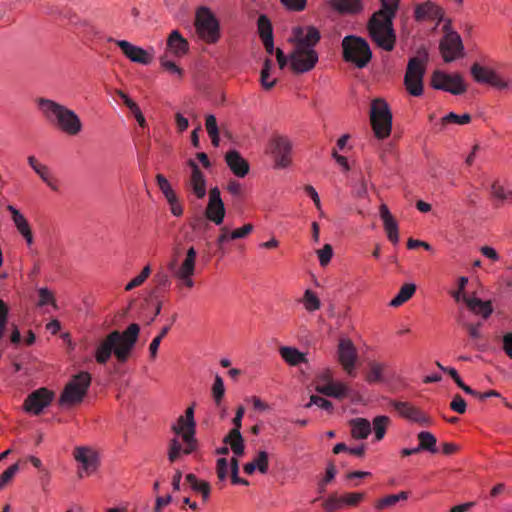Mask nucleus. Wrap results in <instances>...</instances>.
Here are the masks:
<instances>
[{"instance_id": "nucleus-1", "label": "nucleus", "mask_w": 512, "mask_h": 512, "mask_svg": "<svg viewBox=\"0 0 512 512\" xmlns=\"http://www.w3.org/2000/svg\"><path fill=\"white\" fill-rule=\"evenodd\" d=\"M140 334V326L131 323L124 331L113 330L96 346L94 357L98 364L104 365L112 354L118 362L125 363L129 359Z\"/></svg>"}, {"instance_id": "nucleus-2", "label": "nucleus", "mask_w": 512, "mask_h": 512, "mask_svg": "<svg viewBox=\"0 0 512 512\" xmlns=\"http://www.w3.org/2000/svg\"><path fill=\"white\" fill-rule=\"evenodd\" d=\"M171 429L177 436H181L185 443V447L183 448L177 437L170 440L168 460L170 463H174L180 458L181 454L189 455L198 449V441L195 437L196 422L194 420V404L186 409L185 414L177 419Z\"/></svg>"}, {"instance_id": "nucleus-3", "label": "nucleus", "mask_w": 512, "mask_h": 512, "mask_svg": "<svg viewBox=\"0 0 512 512\" xmlns=\"http://www.w3.org/2000/svg\"><path fill=\"white\" fill-rule=\"evenodd\" d=\"M394 18L371 15L366 24L370 39L377 47L391 52L396 45L397 37L393 25Z\"/></svg>"}, {"instance_id": "nucleus-4", "label": "nucleus", "mask_w": 512, "mask_h": 512, "mask_svg": "<svg viewBox=\"0 0 512 512\" xmlns=\"http://www.w3.org/2000/svg\"><path fill=\"white\" fill-rule=\"evenodd\" d=\"M341 46L343 60L358 69L365 68L372 60V50L363 37L347 35L342 39Z\"/></svg>"}, {"instance_id": "nucleus-5", "label": "nucleus", "mask_w": 512, "mask_h": 512, "mask_svg": "<svg viewBox=\"0 0 512 512\" xmlns=\"http://www.w3.org/2000/svg\"><path fill=\"white\" fill-rule=\"evenodd\" d=\"M427 62L428 52L424 47L419 48L417 56L410 58L408 61L404 85L411 96L419 97L423 94V77Z\"/></svg>"}, {"instance_id": "nucleus-6", "label": "nucleus", "mask_w": 512, "mask_h": 512, "mask_svg": "<svg viewBox=\"0 0 512 512\" xmlns=\"http://www.w3.org/2000/svg\"><path fill=\"white\" fill-rule=\"evenodd\" d=\"M91 380V374L86 371H81L72 376L61 392L58 404L60 406L73 407L82 403L87 395Z\"/></svg>"}, {"instance_id": "nucleus-7", "label": "nucleus", "mask_w": 512, "mask_h": 512, "mask_svg": "<svg viewBox=\"0 0 512 512\" xmlns=\"http://www.w3.org/2000/svg\"><path fill=\"white\" fill-rule=\"evenodd\" d=\"M392 118V112L384 99L376 98L372 101L370 124L376 138L385 139L390 136Z\"/></svg>"}, {"instance_id": "nucleus-8", "label": "nucleus", "mask_w": 512, "mask_h": 512, "mask_svg": "<svg viewBox=\"0 0 512 512\" xmlns=\"http://www.w3.org/2000/svg\"><path fill=\"white\" fill-rule=\"evenodd\" d=\"M41 104L55 116L56 125L62 132L74 136L81 131L82 123L72 110L52 100H42Z\"/></svg>"}, {"instance_id": "nucleus-9", "label": "nucleus", "mask_w": 512, "mask_h": 512, "mask_svg": "<svg viewBox=\"0 0 512 512\" xmlns=\"http://www.w3.org/2000/svg\"><path fill=\"white\" fill-rule=\"evenodd\" d=\"M196 33L207 44H215L221 37L220 23L207 7H201L196 13L194 23Z\"/></svg>"}, {"instance_id": "nucleus-10", "label": "nucleus", "mask_w": 512, "mask_h": 512, "mask_svg": "<svg viewBox=\"0 0 512 512\" xmlns=\"http://www.w3.org/2000/svg\"><path fill=\"white\" fill-rule=\"evenodd\" d=\"M430 85L436 90L449 92L453 95H461L467 91V85L461 74H448L435 70L431 75Z\"/></svg>"}, {"instance_id": "nucleus-11", "label": "nucleus", "mask_w": 512, "mask_h": 512, "mask_svg": "<svg viewBox=\"0 0 512 512\" xmlns=\"http://www.w3.org/2000/svg\"><path fill=\"white\" fill-rule=\"evenodd\" d=\"M473 79L480 84H487L495 89H512V85L504 80L494 69L474 63L470 68Z\"/></svg>"}, {"instance_id": "nucleus-12", "label": "nucleus", "mask_w": 512, "mask_h": 512, "mask_svg": "<svg viewBox=\"0 0 512 512\" xmlns=\"http://www.w3.org/2000/svg\"><path fill=\"white\" fill-rule=\"evenodd\" d=\"M268 151L272 155L275 167L286 168L291 164V142L283 136L274 135L268 143Z\"/></svg>"}, {"instance_id": "nucleus-13", "label": "nucleus", "mask_w": 512, "mask_h": 512, "mask_svg": "<svg viewBox=\"0 0 512 512\" xmlns=\"http://www.w3.org/2000/svg\"><path fill=\"white\" fill-rule=\"evenodd\" d=\"M290 69L295 74H303L315 68L319 61L318 52L315 49H294L290 55Z\"/></svg>"}, {"instance_id": "nucleus-14", "label": "nucleus", "mask_w": 512, "mask_h": 512, "mask_svg": "<svg viewBox=\"0 0 512 512\" xmlns=\"http://www.w3.org/2000/svg\"><path fill=\"white\" fill-rule=\"evenodd\" d=\"M55 397V393L46 388L41 387L30 393L23 403V410L27 413L39 415L44 408L48 407Z\"/></svg>"}, {"instance_id": "nucleus-15", "label": "nucleus", "mask_w": 512, "mask_h": 512, "mask_svg": "<svg viewBox=\"0 0 512 512\" xmlns=\"http://www.w3.org/2000/svg\"><path fill=\"white\" fill-rule=\"evenodd\" d=\"M292 33L293 39H290V41L295 44L294 49L298 50L314 49L321 40L319 29L312 25L307 27L296 26L292 29Z\"/></svg>"}, {"instance_id": "nucleus-16", "label": "nucleus", "mask_w": 512, "mask_h": 512, "mask_svg": "<svg viewBox=\"0 0 512 512\" xmlns=\"http://www.w3.org/2000/svg\"><path fill=\"white\" fill-rule=\"evenodd\" d=\"M439 50L444 62L449 63L463 56L464 46L457 32L444 34L439 44Z\"/></svg>"}, {"instance_id": "nucleus-17", "label": "nucleus", "mask_w": 512, "mask_h": 512, "mask_svg": "<svg viewBox=\"0 0 512 512\" xmlns=\"http://www.w3.org/2000/svg\"><path fill=\"white\" fill-rule=\"evenodd\" d=\"M389 405L394 408L400 417L406 420L427 426L431 424L430 417L410 402L390 400Z\"/></svg>"}, {"instance_id": "nucleus-18", "label": "nucleus", "mask_w": 512, "mask_h": 512, "mask_svg": "<svg viewBox=\"0 0 512 512\" xmlns=\"http://www.w3.org/2000/svg\"><path fill=\"white\" fill-rule=\"evenodd\" d=\"M225 205L221 198V192L219 188L213 187L209 191V200L205 208L204 215L207 220L221 225L225 218Z\"/></svg>"}, {"instance_id": "nucleus-19", "label": "nucleus", "mask_w": 512, "mask_h": 512, "mask_svg": "<svg viewBox=\"0 0 512 512\" xmlns=\"http://www.w3.org/2000/svg\"><path fill=\"white\" fill-rule=\"evenodd\" d=\"M77 462L82 464V471H78V477L83 478V471L89 475L95 472L99 465V457L97 452L89 447H76L73 452Z\"/></svg>"}, {"instance_id": "nucleus-20", "label": "nucleus", "mask_w": 512, "mask_h": 512, "mask_svg": "<svg viewBox=\"0 0 512 512\" xmlns=\"http://www.w3.org/2000/svg\"><path fill=\"white\" fill-rule=\"evenodd\" d=\"M356 360L357 350L351 339H341L338 344V361L349 375H354Z\"/></svg>"}, {"instance_id": "nucleus-21", "label": "nucleus", "mask_w": 512, "mask_h": 512, "mask_svg": "<svg viewBox=\"0 0 512 512\" xmlns=\"http://www.w3.org/2000/svg\"><path fill=\"white\" fill-rule=\"evenodd\" d=\"M197 252L193 246H191L186 253V257L182 264L178 267L177 271H175V277L183 280L184 284L188 288H192L194 286V282L192 280V276L195 271V263H196Z\"/></svg>"}, {"instance_id": "nucleus-22", "label": "nucleus", "mask_w": 512, "mask_h": 512, "mask_svg": "<svg viewBox=\"0 0 512 512\" xmlns=\"http://www.w3.org/2000/svg\"><path fill=\"white\" fill-rule=\"evenodd\" d=\"M187 165L191 168L189 185L197 199H203L206 195V179L198 164L189 159Z\"/></svg>"}, {"instance_id": "nucleus-23", "label": "nucleus", "mask_w": 512, "mask_h": 512, "mask_svg": "<svg viewBox=\"0 0 512 512\" xmlns=\"http://www.w3.org/2000/svg\"><path fill=\"white\" fill-rule=\"evenodd\" d=\"M117 45L132 62L148 65L152 61V56L145 49L135 46L128 41L119 40Z\"/></svg>"}, {"instance_id": "nucleus-24", "label": "nucleus", "mask_w": 512, "mask_h": 512, "mask_svg": "<svg viewBox=\"0 0 512 512\" xmlns=\"http://www.w3.org/2000/svg\"><path fill=\"white\" fill-rule=\"evenodd\" d=\"M444 14V10L439 5L430 1L417 5L414 10V18L418 22L424 20L441 21Z\"/></svg>"}, {"instance_id": "nucleus-25", "label": "nucleus", "mask_w": 512, "mask_h": 512, "mask_svg": "<svg viewBox=\"0 0 512 512\" xmlns=\"http://www.w3.org/2000/svg\"><path fill=\"white\" fill-rule=\"evenodd\" d=\"M328 6L339 15H357L363 12V0H327Z\"/></svg>"}, {"instance_id": "nucleus-26", "label": "nucleus", "mask_w": 512, "mask_h": 512, "mask_svg": "<svg viewBox=\"0 0 512 512\" xmlns=\"http://www.w3.org/2000/svg\"><path fill=\"white\" fill-rule=\"evenodd\" d=\"M225 162L232 173L240 178L245 177L250 170V165L237 150H230L225 154Z\"/></svg>"}, {"instance_id": "nucleus-27", "label": "nucleus", "mask_w": 512, "mask_h": 512, "mask_svg": "<svg viewBox=\"0 0 512 512\" xmlns=\"http://www.w3.org/2000/svg\"><path fill=\"white\" fill-rule=\"evenodd\" d=\"M364 498L365 493L363 492H351L341 496H338L336 493H333L328 497V500L331 502V508L340 510L345 506L356 507L364 500Z\"/></svg>"}, {"instance_id": "nucleus-28", "label": "nucleus", "mask_w": 512, "mask_h": 512, "mask_svg": "<svg viewBox=\"0 0 512 512\" xmlns=\"http://www.w3.org/2000/svg\"><path fill=\"white\" fill-rule=\"evenodd\" d=\"M467 308L475 315L481 316L484 320L488 319L493 313V306L490 300L483 301L475 296H466L462 298Z\"/></svg>"}, {"instance_id": "nucleus-29", "label": "nucleus", "mask_w": 512, "mask_h": 512, "mask_svg": "<svg viewBox=\"0 0 512 512\" xmlns=\"http://www.w3.org/2000/svg\"><path fill=\"white\" fill-rule=\"evenodd\" d=\"M379 211L387 237L394 245H396L399 242L398 223L386 204H381Z\"/></svg>"}, {"instance_id": "nucleus-30", "label": "nucleus", "mask_w": 512, "mask_h": 512, "mask_svg": "<svg viewBox=\"0 0 512 512\" xmlns=\"http://www.w3.org/2000/svg\"><path fill=\"white\" fill-rule=\"evenodd\" d=\"M167 48L178 58L184 57L189 53V43L182 37L178 30H173L167 38Z\"/></svg>"}, {"instance_id": "nucleus-31", "label": "nucleus", "mask_w": 512, "mask_h": 512, "mask_svg": "<svg viewBox=\"0 0 512 512\" xmlns=\"http://www.w3.org/2000/svg\"><path fill=\"white\" fill-rule=\"evenodd\" d=\"M315 390L328 397L337 399L345 398L348 394V386L341 382H329L325 385H316Z\"/></svg>"}, {"instance_id": "nucleus-32", "label": "nucleus", "mask_w": 512, "mask_h": 512, "mask_svg": "<svg viewBox=\"0 0 512 512\" xmlns=\"http://www.w3.org/2000/svg\"><path fill=\"white\" fill-rule=\"evenodd\" d=\"M462 326L464 329H466L469 338L471 339L472 347L478 351H485L487 346L485 343L481 342L483 338L482 333L480 331L482 323H463Z\"/></svg>"}, {"instance_id": "nucleus-33", "label": "nucleus", "mask_w": 512, "mask_h": 512, "mask_svg": "<svg viewBox=\"0 0 512 512\" xmlns=\"http://www.w3.org/2000/svg\"><path fill=\"white\" fill-rule=\"evenodd\" d=\"M223 442L230 445L231 450L235 455L241 456L244 454L245 445L241 431L231 429L230 432L224 437Z\"/></svg>"}, {"instance_id": "nucleus-34", "label": "nucleus", "mask_w": 512, "mask_h": 512, "mask_svg": "<svg viewBox=\"0 0 512 512\" xmlns=\"http://www.w3.org/2000/svg\"><path fill=\"white\" fill-rule=\"evenodd\" d=\"M351 436L354 439H366L371 432L370 422L365 418H356L350 421Z\"/></svg>"}, {"instance_id": "nucleus-35", "label": "nucleus", "mask_w": 512, "mask_h": 512, "mask_svg": "<svg viewBox=\"0 0 512 512\" xmlns=\"http://www.w3.org/2000/svg\"><path fill=\"white\" fill-rule=\"evenodd\" d=\"M282 358L291 366H296L302 362H306L305 354L293 347L280 348Z\"/></svg>"}, {"instance_id": "nucleus-36", "label": "nucleus", "mask_w": 512, "mask_h": 512, "mask_svg": "<svg viewBox=\"0 0 512 512\" xmlns=\"http://www.w3.org/2000/svg\"><path fill=\"white\" fill-rule=\"evenodd\" d=\"M186 481L190 484L191 488L194 491L201 493L204 501H207L209 499L211 491L209 482L198 480L193 473H189L186 475Z\"/></svg>"}, {"instance_id": "nucleus-37", "label": "nucleus", "mask_w": 512, "mask_h": 512, "mask_svg": "<svg viewBox=\"0 0 512 512\" xmlns=\"http://www.w3.org/2000/svg\"><path fill=\"white\" fill-rule=\"evenodd\" d=\"M416 292V285L414 283H405L400 288L398 294L391 300L390 305L398 307L408 301Z\"/></svg>"}, {"instance_id": "nucleus-38", "label": "nucleus", "mask_w": 512, "mask_h": 512, "mask_svg": "<svg viewBox=\"0 0 512 512\" xmlns=\"http://www.w3.org/2000/svg\"><path fill=\"white\" fill-rule=\"evenodd\" d=\"M420 448H422L423 451H428L431 454H436L438 452L436 443L437 439L436 437L429 431H421L417 435Z\"/></svg>"}, {"instance_id": "nucleus-39", "label": "nucleus", "mask_w": 512, "mask_h": 512, "mask_svg": "<svg viewBox=\"0 0 512 512\" xmlns=\"http://www.w3.org/2000/svg\"><path fill=\"white\" fill-rule=\"evenodd\" d=\"M380 2V9L375 11L372 15L395 18L399 9L400 0H380Z\"/></svg>"}, {"instance_id": "nucleus-40", "label": "nucleus", "mask_w": 512, "mask_h": 512, "mask_svg": "<svg viewBox=\"0 0 512 512\" xmlns=\"http://www.w3.org/2000/svg\"><path fill=\"white\" fill-rule=\"evenodd\" d=\"M408 499V492L401 491L398 494H390L379 500L375 504V508L383 510L384 508L394 506L399 501H405Z\"/></svg>"}, {"instance_id": "nucleus-41", "label": "nucleus", "mask_w": 512, "mask_h": 512, "mask_svg": "<svg viewBox=\"0 0 512 512\" xmlns=\"http://www.w3.org/2000/svg\"><path fill=\"white\" fill-rule=\"evenodd\" d=\"M153 282H154L155 286L152 290V294L156 295V296L166 292L169 289L170 284H171L168 275L162 271L157 272L154 275Z\"/></svg>"}, {"instance_id": "nucleus-42", "label": "nucleus", "mask_w": 512, "mask_h": 512, "mask_svg": "<svg viewBox=\"0 0 512 512\" xmlns=\"http://www.w3.org/2000/svg\"><path fill=\"white\" fill-rule=\"evenodd\" d=\"M257 32L260 39L273 36V26L269 17L261 14L257 20Z\"/></svg>"}, {"instance_id": "nucleus-43", "label": "nucleus", "mask_w": 512, "mask_h": 512, "mask_svg": "<svg viewBox=\"0 0 512 512\" xmlns=\"http://www.w3.org/2000/svg\"><path fill=\"white\" fill-rule=\"evenodd\" d=\"M302 302H303L305 309L308 312H314L316 310H319L321 307V302H320V299L318 298L317 294L310 289H307L304 292Z\"/></svg>"}, {"instance_id": "nucleus-44", "label": "nucleus", "mask_w": 512, "mask_h": 512, "mask_svg": "<svg viewBox=\"0 0 512 512\" xmlns=\"http://www.w3.org/2000/svg\"><path fill=\"white\" fill-rule=\"evenodd\" d=\"M471 119H472V117L469 113H464L462 115H458L454 112H450L441 118V125L443 127H445L447 124H450V123L464 125V124L470 123Z\"/></svg>"}, {"instance_id": "nucleus-45", "label": "nucleus", "mask_w": 512, "mask_h": 512, "mask_svg": "<svg viewBox=\"0 0 512 512\" xmlns=\"http://www.w3.org/2000/svg\"><path fill=\"white\" fill-rule=\"evenodd\" d=\"M389 424L390 419L388 416L380 415L373 419V429L377 440L383 439Z\"/></svg>"}, {"instance_id": "nucleus-46", "label": "nucleus", "mask_w": 512, "mask_h": 512, "mask_svg": "<svg viewBox=\"0 0 512 512\" xmlns=\"http://www.w3.org/2000/svg\"><path fill=\"white\" fill-rule=\"evenodd\" d=\"M271 66H272V60L270 58H266L263 63V67L261 70V77H260L261 85L266 90H270L271 88H273L277 82L276 79H273L272 81H268V78L270 76Z\"/></svg>"}, {"instance_id": "nucleus-47", "label": "nucleus", "mask_w": 512, "mask_h": 512, "mask_svg": "<svg viewBox=\"0 0 512 512\" xmlns=\"http://www.w3.org/2000/svg\"><path fill=\"white\" fill-rule=\"evenodd\" d=\"M340 452H348L352 455H355V456H358V457H364L365 455V452H366V445L365 444H361L357 447H354V448H349L345 443H337L334 447H333V453L334 454H339Z\"/></svg>"}, {"instance_id": "nucleus-48", "label": "nucleus", "mask_w": 512, "mask_h": 512, "mask_svg": "<svg viewBox=\"0 0 512 512\" xmlns=\"http://www.w3.org/2000/svg\"><path fill=\"white\" fill-rule=\"evenodd\" d=\"M370 370L367 373L365 379L369 383H376L382 381L383 365L377 362L369 364Z\"/></svg>"}, {"instance_id": "nucleus-49", "label": "nucleus", "mask_w": 512, "mask_h": 512, "mask_svg": "<svg viewBox=\"0 0 512 512\" xmlns=\"http://www.w3.org/2000/svg\"><path fill=\"white\" fill-rule=\"evenodd\" d=\"M39 294V301L37 305L39 307H43L45 305H52L55 309L57 308L56 299L54 297V294L46 287L40 288L38 290Z\"/></svg>"}, {"instance_id": "nucleus-50", "label": "nucleus", "mask_w": 512, "mask_h": 512, "mask_svg": "<svg viewBox=\"0 0 512 512\" xmlns=\"http://www.w3.org/2000/svg\"><path fill=\"white\" fill-rule=\"evenodd\" d=\"M150 273V265L144 266L142 271L126 285L125 290L129 291L143 284L145 280L150 276Z\"/></svg>"}, {"instance_id": "nucleus-51", "label": "nucleus", "mask_w": 512, "mask_h": 512, "mask_svg": "<svg viewBox=\"0 0 512 512\" xmlns=\"http://www.w3.org/2000/svg\"><path fill=\"white\" fill-rule=\"evenodd\" d=\"M160 64L165 71L171 74H177L180 79L183 78V69L176 65V63L173 61L168 60L166 55L160 57Z\"/></svg>"}, {"instance_id": "nucleus-52", "label": "nucleus", "mask_w": 512, "mask_h": 512, "mask_svg": "<svg viewBox=\"0 0 512 512\" xmlns=\"http://www.w3.org/2000/svg\"><path fill=\"white\" fill-rule=\"evenodd\" d=\"M225 388L223 384V380L219 375H216L214 384L212 387V395L215 400L216 405H220L223 396H224Z\"/></svg>"}, {"instance_id": "nucleus-53", "label": "nucleus", "mask_w": 512, "mask_h": 512, "mask_svg": "<svg viewBox=\"0 0 512 512\" xmlns=\"http://www.w3.org/2000/svg\"><path fill=\"white\" fill-rule=\"evenodd\" d=\"M317 405L318 407L328 411V412H332L333 409H334V406H333V403L321 396H317V395H312L310 397V401L309 403H307L305 405L306 408H309L311 407V405Z\"/></svg>"}, {"instance_id": "nucleus-54", "label": "nucleus", "mask_w": 512, "mask_h": 512, "mask_svg": "<svg viewBox=\"0 0 512 512\" xmlns=\"http://www.w3.org/2000/svg\"><path fill=\"white\" fill-rule=\"evenodd\" d=\"M19 471V464L14 463L0 475V490L3 489Z\"/></svg>"}, {"instance_id": "nucleus-55", "label": "nucleus", "mask_w": 512, "mask_h": 512, "mask_svg": "<svg viewBox=\"0 0 512 512\" xmlns=\"http://www.w3.org/2000/svg\"><path fill=\"white\" fill-rule=\"evenodd\" d=\"M252 462L262 474L267 473L269 460L266 451H259L257 457Z\"/></svg>"}, {"instance_id": "nucleus-56", "label": "nucleus", "mask_w": 512, "mask_h": 512, "mask_svg": "<svg viewBox=\"0 0 512 512\" xmlns=\"http://www.w3.org/2000/svg\"><path fill=\"white\" fill-rule=\"evenodd\" d=\"M280 3L288 10L300 12L307 6V0H279Z\"/></svg>"}, {"instance_id": "nucleus-57", "label": "nucleus", "mask_w": 512, "mask_h": 512, "mask_svg": "<svg viewBox=\"0 0 512 512\" xmlns=\"http://www.w3.org/2000/svg\"><path fill=\"white\" fill-rule=\"evenodd\" d=\"M8 315H9V307L4 302V300L0 299V340L4 336L5 327L8 322Z\"/></svg>"}, {"instance_id": "nucleus-58", "label": "nucleus", "mask_w": 512, "mask_h": 512, "mask_svg": "<svg viewBox=\"0 0 512 512\" xmlns=\"http://www.w3.org/2000/svg\"><path fill=\"white\" fill-rule=\"evenodd\" d=\"M443 372L444 373H447L453 380L454 382L457 384V386L459 388H461L465 393H472L471 392V387L466 385L461 377L459 376L457 370L455 368H450V369H443Z\"/></svg>"}, {"instance_id": "nucleus-59", "label": "nucleus", "mask_w": 512, "mask_h": 512, "mask_svg": "<svg viewBox=\"0 0 512 512\" xmlns=\"http://www.w3.org/2000/svg\"><path fill=\"white\" fill-rule=\"evenodd\" d=\"M321 266H326L332 258L333 249L330 244H325L322 249L317 251Z\"/></svg>"}, {"instance_id": "nucleus-60", "label": "nucleus", "mask_w": 512, "mask_h": 512, "mask_svg": "<svg viewBox=\"0 0 512 512\" xmlns=\"http://www.w3.org/2000/svg\"><path fill=\"white\" fill-rule=\"evenodd\" d=\"M450 408L458 414H464L466 412L467 404L460 394H456L450 402Z\"/></svg>"}, {"instance_id": "nucleus-61", "label": "nucleus", "mask_w": 512, "mask_h": 512, "mask_svg": "<svg viewBox=\"0 0 512 512\" xmlns=\"http://www.w3.org/2000/svg\"><path fill=\"white\" fill-rule=\"evenodd\" d=\"M253 229L254 226L251 223L244 224L242 227L231 231L230 238L233 240L245 238L253 231Z\"/></svg>"}, {"instance_id": "nucleus-62", "label": "nucleus", "mask_w": 512, "mask_h": 512, "mask_svg": "<svg viewBox=\"0 0 512 512\" xmlns=\"http://www.w3.org/2000/svg\"><path fill=\"white\" fill-rule=\"evenodd\" d=\"M227 191L231 195H233L235 197H238L240 199H243L244 196H245L244 189H243L241 183H239L236 180H231V181L228 182V184H227Z\"/></svg>"}, {"instance_id": "nucleus-63", "label": "nucleus", "mask_w": 512, "mask_h": 512, "mask_svg": "<svg viewBox=\"0 0 512 512\" xmlns=\"http://www.w3.org/2000/svg\"><path fill=\"white\" fill-rule=\"evenodd\" d=\"M39 176L40 178L54 191H57L58 190V186L55 184V182L51 181V179L49 178V170H48V167L45 166V165H42L40 167H38V169H36L35 171Z\"/></svg>"}, {"instance_id": "nucleus-64", "label": "nucleus", "mask_w": 512, "mask_h": 512, "mask_svg": "<svg viewBox=\"0 0 512 512\" xmlns=\"http://www.w3.org/2000/svg\"><path fill=\"white\" fill-rule=\"evenodd\" d=\"M502 349L505 354L512 359V332H508L502 337Z\"/></svg>"}]
</instances>
